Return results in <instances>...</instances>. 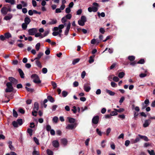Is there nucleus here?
<instances>
[{"label":"nucleus","mask_w":155,"mask_h":155,"mask_svg":"<svg viewBox=\"0 0 155 155\" xmlns=\"http://www.w3.org/2000/svg\"><path fill=\"white\" fill-rule=\"evenodd\" d=\"M31 78L34 79L33 81L35 83L39 84L41 82V81L40 80L39 76L36 74H32L31 76Z\"/></svg>","instance_id":"1"},{"label":"nucleus","mask_w":155,"mask_h":155,"mask_svg":"<svg viewBox=\"0 0 155 155\" xmlns=\"http://www.w3.org/2000/svg\"><path fill=\"white\" fill-rule=\"evenodd\" d=\"M7 88L5 90L6 92H10L13 91V87L11 82H7L6 84Z\"/></svg>","instance_id":"2"},{"label":"nucleus","mask_w":155,"mask_h":155,"mask_svg":"<svg viewBox=\"0 0 155 155\" xmlns=\"http://www.w3.org/2000/svg\"><path fill=\"white\" fill-rule=\"evenodd\" d=\"M38 32L37 29L36 28H32L28 30L29 35H33Z\"/></svg>","instance_id":"3"},{"label":"nucleus","mask_w":155,"mask_h":155,"mask_svg":"<svg viewBox=\"0 0 155 155\" xmlns=\"http://www.w3.org/2000/svg\"><path fill=\"white\" fill-rule=\"evenodd\" d=\"M99 120V116L98 115L93 117L92 119V122L94 124H97L98 123Z\"/></svg>","instance_id":"4"},{"label":"nucleus","mask_w":155,"mask_h":155,"mask_svg":"<svg viewBox=\"0 0 155 155\" xmlns=\"http://www.w3.org/2000/svg\"><path fill=\"white\" fill-rule=\"evenodd\" d=\"M8 80L10 81V82H11L12 84H16L18 83V80L12 77H9Z\"/></svg>","instance_id":"5"},{"label":"nucleus","mask_w":155,"mask_h":155,"mask_svg":"<svg viewBox=\"0 0 155 155\" xmlns=\"http://www.w3.org/2000/svg\"><path fill=\"white\" fill-rule=\"evenodd\" d=\"M90 84L89 83H87L84 84V90L86 92H88L91 90V87L89 86Z\"/></svg>","instance_id":"6"},{"label":"nucleus","mask_w":155,"mask_h":155,"mask_svg":"<svg viewBox=\"0 0 155 155\" xmlns=\"http://www.w3.org/2000/svg\"><path fill=\"white\" fill-rule=\"evenodd\" d=\"M150 123L151 120L150 119H148L145 120L144 123L143 125V127H147L149 125Z\"/></svg>","instance_id":"7"},{"label":"nucleus","mask_w":155,"mask_h":155,"mask_svg":"<svg viewBox=\"0 0 155 155\" xmlns=\"http://www.w3.org/2000/svg\"><path fill=\"white\" fill-rule=\"evenodd\" d=\"M12 15L11 14H8V15L5 16L4 19L6 21L10 20L12 17Z\"/></svg>","instance_id":"8"},{"label":"nucleus","mask_w":155,"mask_h":155,"mask_svg":"<svg viewBox=\"0 0 155 155\" xmlns=\"http://www.w3.org/2000/svg\"><path fill=\"white\" fill-rule=\"evenodd\" d=\"M7 8L6 7H3L1 10V12L3 15H5L7 14Z\"/></svg>","instance_id":"9"},{"label":"nucleus","mask_w":155,"mask_h":155,"mask_svg":"<svg viewBox=\"0 0 155 155\" xmlns=\"http://www.w3.org/2000/svg\"><path fill=\"white\" fill-rule=\"evenodd\" d=\"M53 146L55 148H57L59 146V143L56 140H54L52 142Z\"/></svg>","instance_id":"10"},{"label":"nucleus","mask_w":155,"mask_h":155,"mask_svg":"<svg viewBox=\"0 0 155 155\" xmlns=\"http://www.w3.org/2000/svg\"><path fill=\"white\" fill-rule=\"evenodd\" d=\"M18 71L19 74L21 78H24V74L22 70L20 68H19L18 69Z\"/></svg>","instance_id":"11"},{"label":"nucleus","mask_w":155,"mask_h":155,"mask_svg":"<svg viewBox=\"0 0 155 155\" xmlns=\"http://www.w3.org/2000/svg\"><path fill=\"white\" fill-rule=\"evenodd\" d=\"M138 136L140 137V139H143L145 141H149V139L147 136H142L140 134H138Z\"/></svg>","instance_id":"12"},{"label":"nucleus","mask_w":155,"mask_h":155,"mask_svg":"<svg viewBox=\"0 0 155 155\" xmlns=\"http://www.w3.org/2000/svg\"><path fill=\"white\" fill-rule=\"evenodd\" d=\"M33 109V111H37L38 110V104L37 102H35V103Z\"/></svg>","instance_id":"13"},{"label":"nucleus","mask_w":155,"mask_h":155,"mask_svg":"<svg viewBox=\"0 0 155 155\" xmlns=\"http://www.w3.org/2000/svg\"><path fill=\"white\" fill-rule=\"evenodd\" d=\"M25 23L28 25L31 22V20L28 17H26L24 19Z\"/></svg>","instance_id":"14"},{"label":"nucleus","mask_w":155,"mask_h":155,"mask_svg":"<svg viewBox=\"0 0 155 155\" xmlns=\"http://www.w3.org/2000/svg\"><path fill=\"white\" fill-rule=\"evenodd\" d=\"M43 55V53L41 52H40L37 55V57L35 58L34 60H39V59Z\"/></svg>","instance_id":"15"},{"label":"nucleus","mask_w":155,"mask_h":155,"mask_svg":"<svg viewBox=\"0 0 155 155\" xmlns=\"http://www.w3.org/2000/svg\"><path fill=\"white\" fill-rule=\"evenodd\" d=\"M106 92L110 96H114L115 94V93L114 92L108 89L106 90Z\"/></svg>","instance_id":"16"},{"label":"nucleus","mask_w":155,"mask_h":155,"mask_svg":"<svg viewBox=\"0 0 155 155\" xmlns=\"http://www.w3.org/2000/svg\"><path fill=\"white\" fill-rule=\"evenodd\" d=\"M74 125L73 124H69L67 126L66 128L69 130H72L74 129Z\"/></svg>","instance_id":"17"},{"label":"nucleus","mask_w":155,"mask_h":155,"mask_svg":"<svg viewBox=\"0 0 155 155\" xmlns=\"http://www.w3.org/2000/svg\"><path fill=\"white\" fill-rule=\"evenodd\" d=\"M61 142L65 146L67 144L68 140L67 139L65 138H63L61 140Z\"/></svg>","instance_id":"18"},{"label":"nucleus","mask_w":155,"mask_h":155,"mask_svg":"<svg viewBox=\"0 0 155 155\" xmlns=\"http://www.w3.org/2000/svg\"><path fill=\"white\" fill-rule=\"evenodd\" d=\"M67 118L69 122L70 123H73L75 122V119L74 118L68 117Z\"/></svg>","instance_id":"19"},{"label":"nucleus","mask_w":155,"mask_h":155,"mask_svg":"<svg viewBox=\"0 0 155 155\" xmlns=\"http://www.w3.org/2000/svg\"><path fill=\"white\" fill-rule=\"evenodd\" d=\"M5 38L8 39L12 37L11 35L8 32L5 33L4 34Z\"/></svg>","instance_id":"20"},{"label":"nucleus","mask_w":155,"mask_h":155,"mask_svg":"<svg viewBox=\"0 0 155 155\" xmlns=\"http://www.w3.org/2000/svg\"><path fill=\"white\" fill-rule=\"evenodd\" d=\"M48 99L51 103H53L54 102V98L51 96H48L47 97Z\"/></svg>","instance_id":"21"},{"label":"nucleus","mask_w":155,"mask_h":155,"mask_svg":"<svg viewBox=\"0 0 155 155\" xmlns=\"http://www.w3.org/2000/svg\"><path fill=\"white\" fill-rule=\"evenodd\" d=\"M94 55H92L90 56V58L89 60V62L90 63H92L94 61Z\"/></svg>","instance_id":"22"},{"label":"nucleus","mask_w":155,"mask_h":155,"mask_svg":"<svg viewBox=\"0 0 155 155\" xmlns=\"http://www.w3.org/2000/svg\"><path fill=\"white\" fill-rule=\"evenodd\" d=\"M128 59L130 61H133L135 59V57L134 56H129L128 57Z\"/></svg>","instance_id":"23"},{"label":"nucleus","mask_w":155,"mask_h":155,"mask_svg":"<svg viewBox=\"0 0 155 155\" xmlns=\"http://www.w3.org/2000/svg\"><path fill=\"white\" fill-rule=\"evenodd\" d=\"M35 62L36 64L38 67L41 68H42V66L41 65V63L38 60H36L35 61Z\"/></svg>","instance_id":"24"},{"label":"nucleus","mask_w":155,"mask_h":155,"mask_svg":"<svg viewBox=\"0 0 155 155\" xmlns=\"http://www.w3.org/2000/svg\"><path fill=\"white\" fill-rule=\"evenodd\" d=\"M124 75L125 73L123 72H121L119 73L118 76L120 78H122L124 76Z\"/></svg>","instance_id":"25"},{"label":"nucleus","mask_w":155,"mask_h":155,"mask_svg":"<svg viewBox=\"0 0 155 155\" xmlns=\"http://www.w3.org/2000/svg\"><path fill=\"white\" fill-rule=\"evenodd\" d=\"M114 110L115 111L119 113H121L123 112L124 111V109L123 108H120L119 109H114Z\"/></svg>","instance_id":"26"},{"label":"nucleus","mask_w":155,"mask_h":155,"mask_svg":"<svg viewBox=\"0 0 155 155\" xmlns=\"http://www.w3.org/2000/svg\"><path fill=\"white\" fill-rule=\"evenodd\" d=\"M80 59L79 58L74 59L72 61V64L75 65V64L78 63L80 61Z\"/></svg>","instance_id":"27"},{"label":"nucleus","mask_w":155,"mask_h":155,"mask_svg":"<svg viewBox=\"0 0 155 155\" xmlns=\"http://www.w3.org/2000/svg\"><path fill=\"white\" fill-rule=\"evenodd\" d=\"M147 152L149 153L150 155H155V152H154L153 150H147Z\"/></svg>","instance_id":"28"},{"label":"nucleus","mask_w":155,"mask_h":155,"mask_svg":"<svg viewBox=\"0 0 155 155\" xmlns=\"http://www.w3.org/2000/svg\"><path fill=\"white\" fill-rule=\"evenodd\" d=\"M52 21L49 22V24L50 25H54L56 24L57 22V21L56 19H51Z\"/></svg>","instance_id":"29"},{"label":"nucleus","mask_w":155,"mask_h":155,"mask_svg":"<svg viewBox=\"0 0 155 155\" xmlns=\"http://www.w3.org/2000/svg\"><path fill=\"white\" fill-rule=\"evenodd\" d=\"M28 25L25 23H23L21 25L22 29L24 30H26L27 28Z\"/></svg>","instance_id":"30"},{"label":"nucleus","mask_w":155,"mask_h":155,"mask_svg":"<svg viewBox=\"0 0 155 155\" xmlns=\"http://www.w3.org/2000/svg\"><path fill=\"white\" fill-rule=\"evenodd\" d=\"M62 96L64 97H66L68 94V92L66 91H63L62 92Z\"/></svg>","instance_id":"31"},{"label":"nucleus","mask_w":155,"mask_h":155,"mask_svg":"<svg viewBox=\"0 0 155 155\" xmlns=\"http://www.w3.org/2000/svg\"><path fill=\"white\" fill-rule=\"evenodd\" d=\"M18 124L20 125H21L23 124L22 120L21 119H18L17 120Z\"/></svg>","instance_id":"32"},{"label":"nucleus","mask_w":155,"mask_h":155,"mask_svg":"<svg viewBox=\"0 0 155 155\" xmlns=\"http://www.w3.org/2000/svg\"><path fill=\"white\" fill-rule=\"evenodd\" d=\"M13 116L15 117H17L18 116V113L15 109L13 110Z\"/></svg>","instance_id":"33"},{"label":"nucleus","mask_w":155,"mask_h":155,"mask_svg":"<svg viewBox=\"0 0 155 155\" xmlns=\"http://www.w3.org/2000/svg\"><path fill=\"white\" fill-rule=\"evenodd\" d=\"M78 24L81 26H83L85 25V22L84 21H82L81 20H78Z\"/></svg>","instance_id":"34"},{"label":"nucleus","mask_w":155,"mask_h":155,"mask_svg":"<svg viewBox=\"0 0 155 155\" xmlns=\"http://www.w3.org/2000/svg\"><path fill=\"white\" fill-rule=\"evenodd\" d=\"M40 46V43H38L37 44L35 45V48L37 51H38L39 49Z\"/></svg>","instance_id":"35"},{"label":"nucleus","mask_w":155,"mask_h":155,"mask_svg":"<svg viewBox=\"0 0 155 155\" xmlns=\"http://www.w3.org/2000/svg\"><path fill=\"white\" fill-rule=\"evenodd\" d=\"M12 124L13 126L15 127H18V124L17 121H14L12 122Z\"/></svg>","instance_id":"36"},{"label":"nucleus","mask_w":155,"mask_h":155,"mask_svg":"<svg viewBox=\"0 0 155 155\" xmlns=\"http://www.w3.org/2000/svg\"><path fill=\"white\" fill-rule=\"evenodd\" d=\"M145 62V61L143 59H141L139 61L137 62V64H143Z\"/></svg>","instance_id":"37"},{"label":"nucleus","mask_w":155,"mask_h":155,"mask_svg":"<svg viewBox=\"0 0 155 155\" xmlns=\"http://www.w3.org/2000/svg\"><path fill=\"white\" fill-rule=\"evenodd\" d=\"M47 153L48 155H53V152L51 150L48 149L47 150Z\"/></svg>","instance_id":"38"},{"label":"nucleus","mask_w":155,"mask_h":155,"mask_svg":"<svg viewBox=\"0 0 155 155\" xmlns=\"http://www.w3.org/2000/svg\"><path fill=\"white\" fill-rule=\"evenodd\" d=\"M91 8L92 11L94 12H97L98 9V8L97 7L93 6L91 7Z\"/></svg>","instance_id":"39"},{"label":"nucleus","mask_w":155,"mask_h":155,"mask_svg":"<svg viewBox=\"0 0 155 155\" xmlns=\"http://www.w3.org/2000/svg\"><path fill=\"white\" fill-rule=\"evenodd\" d=\"M33 130L32 129L28 128L27 129V132L31 136L32 135Z\"/></svg>","instance_id":"40"},{"label":"nucleus","mask_w":155,"mask_h":155,"mask_svg":"<svg viewBox=\"0 0 155 155\" xmlns=\"http://www.w3.org/2000/svg\"><path fill=\"white\" fill-rule=\"evenodd\" d=\"M118 113L117 112L114 110V111H111L110 114V116H114L117 114Z\"/></svg>","instance_id":"41"},{"label":"nucleus","mask_w":155,"mask_h":155,"mask_svg":"<svg viewBox=\"0 0 155 155\" xmlns=\"http://www.w3.org/2000/svg\"><path fill=\"white\" fill-rule=\"evenodd\" d=\"M81 20L85 22L86 21V17L84 16H82L81 17Z\"/></svg>","instance_id":"42"},{"label":"nucleus","mask_w":155,"mask_h":155,"mask_svg":"<svg viewBox=\"0 0 155 155\" xmlns=\"http://www.w3.org/2000/svg\"><path fill=\"white\" fill-rule=\"evenodd\" d=\"M58 120V118L56 116L54 117L53 118V121L55 123H57Z\"/></svg>","instance_id":"43"},{"label":"nucleus","mask_w":155,"mask_h":155,"mask_svg":"<svg viewBox=\"0 0 155 155\" xmlns=\"http://www.w3.org/2000/svg\"><path fill=\"white\" fill-rule=\"evenodd\" d=\"M51 84L53 87V89H54L57 87V84L54 81L51 82Z\"/></svg>","instance_id":"44"},{"label":"nucleus","mask_w":155,"mask_h":155,"mask_svg":"<svg viewBox=\"0 0 155 155\" xmlns=\"http://www.w3.org/2000/svg\"><path fill=\"white\" fill-rule=\"evenodd\" d=\"M71 15L70 14H67L65 16L66 19H70L71 18Z\"/></svg>","instance_id":"45"},{"label":"nucleus","mask_w":155,"mask_h":155,"mask_svg":"<svg viewBox=\"0 0 155 155\" xmlns=\"http://www.w3.org/2000/svg\"><path fill=\"white\" fill-rule=\"evenodd\" d=\"M96 132L100 136H101L102 135V132L99 130L98 128H97L96 129Z\"/></svg>","instance_id":"46"},{"label":"nucleus","mask_w":155,"mask_h":155,"mask_svg":"<svg viewBox=\"0 0 155 155\" xmlns=\"http://www.w3.org/2000/svg\"><path fill=\"white\" fill-rule=\"evenodd\" d=\"M99 31L100 33H101L102 34H104V33L105 32V31L104 28H100L99 29Z\"/></svg>","instance_id":"47"},{"label":"nucleus","mask_w":155,"mask_h":155,"mask_svg":"<svg viewBox=\"0 0 155 155\" xmlns=\"http://www.w3.org/2000/svg\"><path fill=\"white\" fill-rule=\"evenodd\" d=\"M21 3L22 4L24 7H26L27 6V4L26 2H25L24 1H22L21 2Z\"/></svg>","instance_id":"48"},{"label":"nucleus","mask_w":155,"mask_h":155,"mask_svg":"<svg viewBox=\"0 0 155 155\" xmlns=\"http://www.w3.org/2000/svg\"><path fill=\"white\" fill-rule=\"evenodd\" d=\"M97 14H98V15L99 16H100V15L102 17H104L105 16V14L104 13V12H101V14H100V13L99 12H98L97 13Z\"/></svg>","instance_id":"49"},{"label":"nucleus","mask_w":155,"mask_h":155,"mask_svg":"<svg viewBox=\"0 0 155 155\" xmlns=\"http://www.w3.org/2000/svg\"><path fill=\"white\" fill-rule=\"evenodd\" d=\"M25 89L26 90L29 92H33L34 91V89L31 88H28V87H27V86H26L25 87Z\"/></svg>","instance_id":"50"},{"label":"nucleus","mask_w":155,"mask_h":155,"mask_svg":"<svg viewBox=\"0 0 155 155\" xmlns=\"http://www.w3.org/2000/svg\"><path fill=\"white\" fill-rule=\"evenodd\" d=\"M34 140L37 145H39V144L38 142V140L36 137H34Z\"/></svg>","instance_id":"51"},{"label":"nucleus","mask_w":155,"mask_h":155,"mask_svg":"<svg viewBox=\"0 0 155 155\" xmlns=\"http://www.w3.org/2000/svg\"><path fill=\"white\" fill-rule=\"evenodd\" d=\"M111 128H108L106 130V135L107 136H108L109 133H110L111 131Z\"/></svg>","instance_id":"52"},{"label":"nucleus","mask_w":155,"mask_h":155,"mask_svg":"<svg viewBox=\"0 0 155 155\" xmlns=\"http://www.w3.org/2000/svg\"><path fill=\"white\" fill-rule=\"evenodd\" d=\"M110 84L111 86L113 87H115L117 86V84L114 82H111Z\"/></svg>","instance_id":"53"},{"label":"nucleus","mask_w":155,"mask_h":155,"mask_svg":"<svg viewBox=\"0 0 155 155\" xmlns=\"http://www.w3.org/2000/svg\"><path fill=\"white\" fill-rule=\"evenodd\" d=\"M51 126L50 125H48L46 126V129L47 131H50L51 130Z\"/></svg>","instance_id":"54"},{"label":"nucleus","mask_w":155,"mask_h":155,"mask_svg":"<svg viewBox=\"0 0 155 155\" xmlns=\"http://www.w3.org/2000/svg\"><path fill=\"white\" fill-rule=\"evenodd\" d=\"M48 71L47 69L45 68H43L42 69V72L44 74H46L47 73Z\"/></svg>","instance_id":"55"},{"label":"nucleus","mask_w":155,"mask_h":155,"mask_svg":"<svg viewBox=\"0 0 155 155\" xmlns=\"http://www.w3.org/2000/svg\"><path fill=\"white\" fill-rule=\"evenodd\" d=\"M86 75V72L85 71H83L81 73V78L83 79H84L85 76Z\"/></svg>","instance_id":"56"},{"label":"nucleus","mask_w":155,"mask_h":155,"mask_svg":"<svg viewBox=\"0 0 155 155\" xmlns=\"http://www.w3.org/2000/svg\"><path fill=\"white\" fill-rule=\"evenodd\" d=\"M32 155H39V152L36 150H34L32 152Z\"/></svg>","instance_id":"57"},{"label":"nucleus","mask_w":155,"mask_h":155,"mask_svg":"<svg viewBox=\"0 0 155 155\" xmlns=\"http://www.w3.org/2000/svg\"><path fill=\"white\" fill-rule=\"evenodd\" d=\"M73 109H71V110L73 111L74 113L75 114L77 112V109L75 106H74L73 107Z\"/></svg>","instance_id":"58"},{"label":"nucleus","mask_w":155,"mask_h":155,"mask_svg":"<svg viewBox=\"0 0 155 155\" xmlns=\"http://www.w3.org/2000/svg\"><path fill=\"white\" fill-rule=\"evenodd\" d=\"M130 142L129 140H127L125 141V145L126 147H127L129 146Z\"/></svg>","instance_id":"59"},{"label":"nucleus","mask_w":155,"mask_h":155,"mask_svg":"<svg viewBox=\"0 0 155 155\" xmlns=\"http://www.w3.org/2000/svg\"><path fill=\"white\" fill-rule=\"evenodd\" d=\"M71 10L70 8L69 7L67 8H66L65 12L67 13H68V14H69V13L71 12Z\"/></svg>","instance_id":"60"},{"label":"nucleus","mask_w":155,"mask_h":155,"mask_svg":"<svg viewBox=\"0 0 155 155\" xmlns=\"http://www.w3.org/2000/svg\"><path fill=\"white\" fill-rule=\"evenodd\" d=\"M147 76V74L145 73H141L139 75V76L141 78L145 77Z\"/></svg>","instance_id":"61"},{"label":"nucleus","mask_w":155,"mask_h":155,"mask_svg":"<svg viewBox=\"0 0 155 155\" xmlns=\"http://www.w3.org/2000/svg\"><path fill=\"white\" fill-rule=\"evenodd\" d=\"M90 139L89 138H87L85 141V143L86 146H88L89 145V142L90 141Z\"/></svg>","instance_id":"62"},{"label":"nucleus","mask_w":155,"mask_h":155,"mask_svg":"<svg viewBox=\"0 0 155 155\" xmlns=\"http://www.w3.org/2000/svg\"><path fill=\"white\" fill-rule=\"evenodd\" d=\"M78 82L77 81H74L73 84L74 87H78Z\"/></svg>","instance_id":"63"},{"label":"nucleus","mask_w":155,"mask_h":155,"mask_svg":"<svg viewBox=\"0 0 155 155\" xmlns=\"http://www.w3.org/2000/svg\"><path fill=\"white\" fill-rule=\"evenodd\" d=\"M113 80L115 82H117L119 80V78L117 77L114 76L113 78Z\"/></svg>","instance_id":"64"}]
</instances>
